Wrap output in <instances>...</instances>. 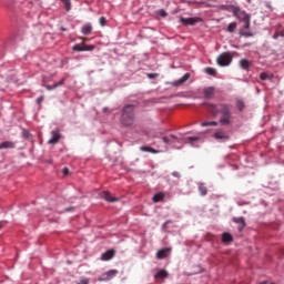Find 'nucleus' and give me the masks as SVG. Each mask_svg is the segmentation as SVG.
<instances>
[{"label":"nucleus","instance_id":"obj_31","mask_svg":"<svg viewBox=\"0 0 284 284\" xmlns=\"http://www.w3.org/2000/svg\"><path fill=\"white\" fill-rule=\"evenodd\" d=\"M260 79H261L262 81H267V79H270V74H267L266 72H262V73L260 74Z\"/></svg>","mask_w":284,"mask_h":284},{"label":"nucleus","instance_id":"obj_20","mask_svg":"<svg viewBox=\"0 0 284 284\" xmlns=\"http://www.w3.org/2000/svg\"><path fill=\"white\" fill-rule=\"evenodd\" d=\"M232 241H234V237H232V234H230V233L222 234V242L232 243Z\"/></svg>","mask_w":284,"mask_h":284},{"label":"nucleus","instance_id":"obj_14","mask_svg":"<svg viewBox=\"0 0 284 284\" xmlns=\"http://www.w3.org/2000/svg\"><path fill=\"white\" fill-rule=\"evenodd\" d=\"M214 87H209L203 90L204 99H212L214 97Z\"/></svg>","mask_w":284,"mask_h":284},{"label":"nucleus","instance_id":"obj_7","mask_svg":"<svg viewBox=\"0 0 284 284\" xmlns=\"http://www.w3.org/2000/svg\"><path fill=\"white\" fill-rule=\"evenodd\" d=\"M180 21L183 26H196L201 18H181Z\"/></svg>","mask_w":284,"mask_h":284},{"label":"nucleus","instance_id":"obj_43","mask_svg":"<svg viewBox=\"0 0 284 284\" xmlns=\"http://www.w3.org/2000/svg\"><path fill=\"white\" fill-rule=\"evenodd\" d=\"M244 37H252L251 33H244Z\"/></svg>","mask_w":284,"mask_h":284},{"label":"nucleus","instance_id":"obj_19","mask_svg":"<svg viewBox=\"0 0 284 284\" xmlns=\"http://www.w3.org/2000/svg\"><path fill=\"white\" fill-rule=\"evenodd\" d=\"M169 274L168 271L165 270H160L156 272V274L154 275V278H168Z\"/></svg>","mask_w":284,"mask_h":284},{"label":"nucleus","instance_id":"obj_6","mask_svg":"<svg viewBox=\"0 0 284 284\" xmlns=\"http://www.w3.org/2000/svg\"><path fill=\"white\" fill-rule=\"evenodd\" d=\"M118 274H119V271L116 270L108 271L106 273L100 276L99 281H112V278H114V276H116Z\"/></svg>","mask_w":284,"mask_h":284},{"label":"nucleus","instance_id":"obj_2","mask_svg":"<svg viewBox=\"0 0 284 284\" xmlns=\"http://www.w3.org/2000/svg\"><path fill=\"white\" fill-rule=\"evenodd\" d=\"M123 125H133L134 123V104H128L123 109L122 113Z\"/></svg>","mask_w":284,"mask_h":284},{"label":"nucleus","instance_id":"obj_34","mask_svg":"<svg viewBox=\"0 0 284 284\" xmlns=\"http://www.w3.org/2000/svg\"><path fill=\"white\" fill-rule=\"evenodd\" d=\"M108 22V20H105V17H101L100 19H99V23H100V26H105V23Z\"/></svg>","mask_w":284,"mask_h":284},{"label":"nucleus","instance_id":"obj_9","mask_svg":"<svg viewBox=\"0 0 284 284\" xmlns=\"http://www.w3.org/2000/svg\"><path fill=\"white\" fill-rule=\"evenodd\" d=\"M190 80V73H185L182 78H180L179 80H175L172 82V85L174 88H179L181 85H183V83H185L186 81Z\"/></svg>","mask_w":284,"mask_h":284},{"label":"nucleus","instance_id":"obj_24","mask_svg":"<svg viewBox=\"0 0 284 284\" xmlns=\"http://www.w3.org/2000/svg\"><path fill=\"white\" fill-rule=\"evenodd\" d=\"M67 12H70V10H72V3L70 2V0H61Z\"/></svg>","mask_w":284,"mask_h":284},{"label":"nucleus","instance_id":"obj_33","mask_svg":"<svg viewBox=\"0 0 284 284\" xmlns=\"http://www.w3.org/2000/svg\"><path fill=\"white\" fill-rule=\"evenodd\" d=\"M200 138H196V136H190V138H186V141H189V143H194V141H199Z\"/></svg>","mask_w":284,"mask_h":284},{"label":"nucleus","instance_id":"obj_8","mask_svg":"<svg viewBox=\"0 0 284 284\" xmlns=\"http://www.w3.org/2000/svg\"><path fill=\"white\" fill-rule=\"evenodd\" d=\"M101 199H104V201H108V203H116V201H119L118 197L112 196V193L108 192V191H103L100 194Z\"/></svg>","mask_w":284,"mask_h":284},{"label":"nucleus","instance_id":"obj_15","mask_svg":"<svg viewBox=\"0 0 284 284\" xmlns=\"http://www.w3.org/2000/svg\"><path fill=\"white\" fill-rule=\"evenodd\" d=\"M82 34H84L85 37L92 34V24L90 23H85L82 29H81Z\"/></svg>","mask_w":284,"mask_h":284},{"label":"nucleus","instance_id":"obj_38","mask_svg":"<svg viewBox=\"0 0 284 284\" xmlns=\"http://www.w3.org/2000/svg\"><path fill=\"white\" fill-rule=\"evenodd\" d=\"M244 30H250V20L244 22Z\"/></svg>","mask_w":284,"mask_h":284},{"label":"nucleus","instance_id":"obj_45","mask_svg":"<svg viewBox=\"0 0 284 284\" xmlns=\"http://www.w3.org/2000/svg\"><path fill=\"white\" fill-rule=\"evenodd\" d=\"M62 32H65V28H61Z\"/></svg>","mask_w":284,"mask_h":284},{"label":"nucleus","instance_id":"obj_1","mask_svg":"<svg viewBox=\"0 0 284 284\" xmlns=\"http://www.w3.org/2000/svg\"><path fill=\"white\" fill-rule=\"evenodd\" d=\"M203 105L206 106V110L211 112L213 116H220V125H224L229 128L234 123V115H232V105L227 103H220V104H213V103H203Z\"/></svg>","mask_w":284,"mask_h":284},{"label":"nucleus","instance_id":"obj_4","mask_svg":"<svg viewBox=\"0 0 284 284\" xmlns=\"http://www.w3.org/2000/svg\"><path fill=\"white\" fill-rule=\"evenodd\" d=\"M72 50H74V52H92V50H94V45L92 44H75L73 45Z\"/></svg>","mask_w":284,"mask_h":284},{"label":"nucleus","instance_id":"obj_28","mask_svg":"<svg viewBox=\"0 0 284 284\" xmlns=\"http://www.w3.org/2000/svg\"><path fill=\"white\" fill-rule=\"evenodd\" d=\"M206 74H210L211 77H216V69L214 68H206L205 69Z\"/></svg>","mask_w":284,"mask_h":284},{"label":"nucleus","instance_id":"obj_10","mask_svg":"<svg viewBox=\"0 0 284 284\" xmlns=\"http://www.w3.org/2000/svg\"><path fill=\"white\" fill-rule=\"evenodd\" d=\"M170 252H172V248H170V247L159 250L156 252V258H159V260L168 258Z\"/></svg>","mask_w":284,"mask_h":284},{"label":"nucleus","instance_id":"obj_26","mask_svg":"<svg viewBox=\"0 0 284 284\" xmlns=\"http://www.w3.org/2000/svg\"><path fill=\"white\" fill-rule=\"evenodd\" d=\"M236 28H237V24L236 22H231L229 26H227V32H236Z\"/></svg>","mask_w":284,"mask_h":284},{"label":"nucleus","instance_id":"obj_13","mask_svg":"<svg viewBox=\"0 0 284 284\" xmlns=\"http://www.w3.org/2000/svg\"><path fill=\"white\" fill-rule=\"evenodd\" d=\"M114 250H109L102 254L101 261H111V258H114Z\"/></svg>","mask_w":284,"mask_h":284},{"label":"nucleus","instance_id":"obj_39","mask_svg":"<svg viewBox=\"0 0 284 284\" xmlns=\"http://www.w3.org/2000/svg\"><path fill=\"white\" fill-rule=\"evenodd\" d=\"M158 74L156 73H149L148 78L149 79H156Z\"/></svg>","mask_w":284,"mask_h":284},{"label":"nucleus","instance_id":"obj_46","mask_svg":"<svg viewBox=\"0 0 284 284\" xmlns=\"http://www.w3.org/2000/svg\"><path fill=\"white\" fill-rule=\"evenodd\" d=\"M165 225H168V222H165V223L163 224V227H165Z\"/></svg>","mask_w":284,"mask_h":284},{"label":"nucleus","instance_id":"obj_22","mask_svg":"<svg viewBox=\"0 0 284 284\" xmlns=\"http://www.w3.org/2000/svg\"><path fill=\"white\" fill-rule=\"evenodd\" d=\"M210 125H212L213 128H216V125H219V122H216V121H204V122L201 123L202 128H207Z\"/></svg>","mask_w":284,"mask_h":284},{"label":"nucleus","instance_id":"obj_27","mask_svg":"<svg viewBox=\"0 0 284 284\" xmlns=\"http://www.w3.org/2000/svg\"><path fill=\"white\" fill-rule=\"evenodd\" d=\"M236 108L240 112H243V110L245 109V102H243L242 100H237Z\"/></svg>","mask_w":284,"mask_h":284},{"label":"nucleus","instance_id":"obj_16","mask_svg":"<svg viewBox=\"0 0 284 284\" xmlns=\"http://www.w3.org/2000/svg\"><path fill=\"white\" fill-rule=\"evenodd\" d=\"M14 149V142L4 141L0 143V150H12Z\"/></svg>","mask_w":284,"mask_h":284},{"label":"nucleus","instance_id":"obj_35","mask_svg":"<svg viewBox=\"0 0 284 284\" xmlns=\"http://www.w3.org/2000/svg\"><path fill=\"white\" fill-rule=\"evenodd\" d=\"M62 174H63L64 176H68V175L70 174V169L64 168V169L62 170Z\"/></svg>","mask_w":284,"mask_h":284},{"label":"nucleus","instance_id":"obj_47","mask_svg":"<svg viewBox=\"0 0 284 284\" xmlns=\"http://www.w3.org/2000/svg\"><path fill=\"white\" fill-rule=\"evenodd\" d=\"M247 3H252V0H247Z\"/></svg>","mask_w":284,"mask_h":284},{"label":"nucleus","instance_id":"obj_3","mask_svg":"<svg viewBox=\"0 0 284 284\" xmlns=\"http://www.w3.org/2000/svg\"><path fill=\"white\" fill-rule=\"evenodd\" d=\"M232 54L230 52H223L222 54H220L216 59V63L217 65H221L222 68H225L227 65H230V63H232Z\"/></svg>","mask_w":284,"mask_h":284},{"label":"nucleus","instance_id":"obj_18","mask_svg":"<svg viewBox=\"0 0 284 284\" xmlns=\"http://www.w3.org/2000/svg\"><path fill=\"white\" fill-rule=\"evenodd\" d=\"M63 83H65V79L60 80L59 82L54 83L53 85H44V88L49 91L51 90H57V88H59V85H63Z\"/></svg>","mask_w":284,"mask_h":284},{"label":"nucleus","instance_id":"obj_36","mask_svg":"<svg viewBox=\"0 0 284 284\" xmlns=\"http://www.w3.org/2000/svg\"><path fill=\"white\" fill-rule=\"evenodd\" d=\"M43 99H44L43 95H41V97H39V98L37 99L38 105H41V103H43Z\"/></svg>","mask_w":284,"mask_h":284},{"label":"nucleus","instance_id":"obj_17","mask_svg":"<svg viewBox=\"0 0 284 284\" xmlns=\"http://www.w3.org/2000/svg\"><path fill=\"white\" fill-rule=\"evenodd\" d=\"M240 65L243 70H250L252 68V62L247 59L240 60Z\"/></svg>","mask_w":284,"mask_h":284},{"label":"nucleus","instance_id":"obj_11","mask_svg":"<svg viewBox=\"0 0 284 284\" xmlns=\"http://www.w3.org/2000/svg\"><path fill=\"white\" fill-rule=\"evenodd\" d=\"M213 136L216 141H230V135L223 131H216Z\"/></svg>","mask_w":284,"mask_h":284},{"label":"nucleus","instance_id":"obj_42","mask_svg":"<svg viewBox=\"0 0 284 284\" xmlns=\"http://www.w3.org/2000/svg\"><path fill=\"white\" fill-rule=\"evenodd\" d=\"M72 210H74V207H68L64 210V212H72Z\"/></svg>","mask_w":284,"mask_h":284},{"label":"nucleus","instance_id":"obj_37","mask_svg":"<svg viewBox=\"0 0 284 284\" xmlns=\"http://www.w3.org/2000/svg\"><path fill=\"white\" fill-rule=\"evenodd\" d=\"M237 230H239V232H243V230H245V223L239 224Z\"/></svg>","mask_w":284,"mask_h":284},{"label":"nucleus","instance_id":"obj_41","mask_svg":"<svg viewBox=\"0 0 284 284\" xmlns=\"http://www.w3.org/2000/svg\"><path fill=\"white\" fill-rule=\"evenodd\" d=\"M172 174H173V176H175V179H180L181 178V173H179L176 171H174Z\"/></svg>","mask_w":284,"mask_h":284},{"label":"nucleus","instance_id":"obj_21","mask_svg":"<svg viewBox=\"0 0 284 284\" xmlns=\"http://www.w3.org/2000/svg\"><path fill=\"white\" fill-rule=\"evenodd\" d=\"M199 191L202 196L207 195V187L205 186L204 183H199Z\"/></svg>","mask_w":284,"mask_h":284},{"label":"nucleus","instance_id":"obj_40","mask_svg":"<svg viewBox=\"0 0 284 284\" xmlns=\"http://www.w3.org/2000/svg\"><path fill=\"white\" fill-rule=\"evenodd\" d=\"M162 141H163V143L169 144V143H170V138L163 136V138H162Z\"/></svg>","mask_w":284,"mask_h":284},{"label":"nucleus","instance_id":"obj_5","mask_svg":"<svg viewBox=\"0 0 284 284\" xmlns=\"http://www.w3.org/2000/svg\"><path fill=\"white\" fill-rule=\"evenodd\" d=\"M51 139L49 140V145H57V143L59 142V141H61V131H59V129H57V130H53L52 132H51Z\"/></svg>","mask_w":284,"mask_h":284},{"label":"nucleus","instance_id":"obj_25","mask_svg":"<svg viewBox=\"0 0 284 284\" xmlns=\"http://www.w3.org/2000/svg\"><path fill=\"white\" fill-rule=\"evenodd\" d=\"M140 150L141 152H151L152 154H156V150L151 146H141Z\"/></svg>","mask_w":284,"mask_h":284},{"label":"nucleus","instance_id":"obj_29","mask_svg":"<svg viewBox=\"0 0 284 284\" xmlns=\"http://www.w3.org/2000/svg\"><path fill=\"white\" fill-rule=\"evenodd\" d=\"M233 222L237 223V225L245 224V217H233Z\"/></svg>","mask_w":284,"mask_h":284},{"label":"nucleus","instance_id":"obj_23","mask_svg":"<svg viewBox=\"0 0 284 284\" xmlns=\"http://www.w3.org/2000/svg\"><path fill=\"white\" fill-rule=\"evenodd\" d=\"M165 199V194L163 193H158L153 196V203H161Z\"/></svg>","mask_w":284,"mask_h":284},{"label":"nucleus","instance_id":"obj_49","mask_svg":"<svg viewBox=\"0 0 284 284\" xmlns=\"http://www.w3.org/2000/svg\"><path fill=\"white\" fill-rule=\"evenodd\" d=\"M281 37H284V32L281 33Z\"/></svg>","mask_w":284,"mask_h":284},{"label":"nucleus","instance_id":"obj_30","mask_svg":"<svg viewBox=\"0 0 284 284\" xmlns=\"http://www.w3.org/2000/svg\"><path fill=\"white\" fill-rule=\"evenodd\" d=\"M156 14H159V17H163V18L168 17V12L164 9L158 10Z\"/></svg>","mask_w":284,"mask_h":284},{"label":"nucleus","instance_id":"obj_44","mask_svg":"<svg viewBox=\"0 0 284 284\" xmlns=\"http://www.w3.org/2000/svg\"><path fill=\"white\" fill-rule=\"evenodd\" d=\"M1 227H3V223L2 222H0V230H1Z\"/></svg>","mask_w":284,"mask_h":284},{"label":"nucleus","instance_id":"obj_12","mask_svg":"<svg viewBox=\"0 0 284 284\" xmlns=\"http://www.w3.org/2000/svg\"><path fill=\"white\" fill-rule=\"evenodd\" d=\"M236 19H239L240 21H242L243 23L245 21H250V14H247L245 11H237L235 13Z\"/></svg>","mask_w":284,"mask_h":284},{"label":"nucleus","instance_id":"obj_32","mask_svg":"<svg viewBox=\"0 0 284 284\" xmlns=\"http://www.w3.org/2000/svg\"><path fill=\"white\" fill-rule=\"evenodd\" d=\"M77 284H90V280L81 277L80 281L77 282Z\"/></svg>","mask_w":284,"mask_h":284},{"label":"nucleus","instance_id":"obj_48","mask_svg":"<svg viewBox=\"0 0 284 284\" xmlns=\"http://www.w3.org/2000/svg\"><path fill=\"white\" fill-rule=\"evenodd\" d=\"M171 138H172V139H176V136H174V135H171Z\"/></svg>","mask_w":284,"mask_h":284}]
</instances>
